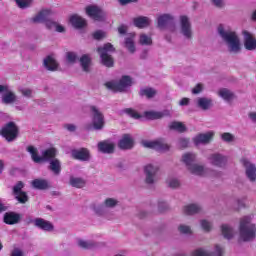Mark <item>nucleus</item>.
<instances>
[{"label":"nucleus","instance_id":"nucleus-47","mask_svg":"<svg viewBox=\"0 0 256 256\" xmlns=\"http://www.w3.org/2000/svg\"><path fill=\"white\" fill-rule=\"evenodd\" d=\"M221 139L225 143H233V141H235V135H233L229 132H224L221 134Z\"/></svg>","mask_w":256,"mask_h":256},{"label":"nucleus","instance_id":"nucleus-11","mask_svg":"<svg viewBox=\"0 0 256 256\" xmlns=\"http://www.w3.org/2000/svg\"><path fill=\"white\" fill-rule=\"evenodd\" d=\"M180 21V34L188 40L193 39V27L191 26V20L186 15H182L179 18Z\"/></svg>","mask_w":256,"mask_h":256},{"label":"nucleus","instance_id":"nucleus-64","mask_svg":"<svg viewBox=\"0 0 256 256\" xmlns=\"http://www.w3.org/2000/svg\"><path fill=\"white\" fill-rule=\"evenodd\" d=\"M179 105L181 106L189 105V98H182L179 102Z\"/></svg>","mask_w":256,"mask_h":256},{"label":"nucleus","instance_id":"nucleus-35","mask_svg":"<svg viewBox=\"0 0 256 256\" xmlns=\"http://www.w3.org/2000/svg\"><path fill=\"white\" fill-rule=\"evenodd\" d=\"M71 187H75L76 189H83L87 185V180L81 177H70L69 181Z\"/></svg>","mask_w":256,"mask_h":256},{"label":"nucleus","instance_id":"nucleus-9","mask_svg":"<svg viewBox=\"0 0 256 256\" xmlns=\"http://www.w3.org/2000/svg\"><path fill=\"white\" fill-rule=\"evenodd\" d=\"M159 165L147 164L144 166V175L146 185H155L157 183V174L159 173Z\"/></svg>","mask_w":256,"mask_h":256},{"label":"nucleus","instance_id":"nucleus-15","mask_svg":"<svg viewBox=\"0 0 256 256\" xmlns=\"http://www.w3.org/2000/svg\"><path fill=\"white\" fill-rule=\"evenodd\" d=\"M86 14L88 15V17H91V19H94V21H105L107 17L105 11L95 5L87 6Z\"/></svg>","mask_w":256,"mask_h":256},{"label":"nucleus","instance_id":"nucleus-31","mask_svg":"<svg viewBox=\"0 0 256 256\" xmlns=\"http://www.w3.org/2000/svg\"><path fill=\"white\" fill-rule=\"evenodd\" d=\"M201 211H203V208L199 204H188L183 208L185 215H197V213H201Z\"/></svg>","mask_w":256,"mask_h":256},{"label":"nucleus","instance_id":"nucleus-57","mask_svg":"<svg viewBox=\"0 0 256 256\" xmlns=\"http://www.w3.org/2000/svg\"><path fill=\"white\" fill-rule=\"evenodd\" d=\"M203 91V84H197L196 87L192 89L193 95H199Z\"/></svg>","mask_w":256,"mask_h":256},{"label":"nucleus","instance_id":"nucleus-21","mask_svg":"<svg viewBox=\"0 0 256 256\" xmlns=\"http://www.w3.org/2000/svg\"><path fill=\"white\" fill-rule=\"evenodd\" d=\"M244 36V47L247 51H255L256 49V40L251 33L248 31L243 32Z\"/></svg>","mask_w":256,"mask_h":256},{"label":"nucleus","instance_id":"nucleus-25","mask_svg":"<svg viewBox=\"0 0 256 256\" xmlns=\"http://www.w3.org/2000/svg\"><path fill=\"white\" fill-rule=\"evenodd\" d=\"M170 115H171V112L169 110H164L162 112H157V111L144 112V117H146V119H149L151 121H154L155 119H163V117H169Z\"/></svg>","mask_w":256,"mask_h":256},{"label":"nucleus","instance_id":"nucleus-13","mask_svg":"<svg viewBox=\"0 0 256 256\" xmlns=\"http://www.w3.org/2000/svg\"><path fill=\"white\" fill-rule=\"evenodd\" d=\"M223 247L216 245L214 250L209 248H197L193 250L190 256H223Z\"/></svg>","mask_w":256,"mask_h":256},{"label":"nucleus","instance_id":"nucleus-4","mask_svg":"<svg viewBox=\"0 0 256 256\" xmlns=\"http://www.w3.org/2000/svg\"><path fill=\"white\" fill-rule=\"evenodd\" d=\"M131 85H133V79H131L130 76H122L120 80L105 83V87L115 93H123V91H127Z\"/></svg>","mask_w":256,"mask_h":256},{"label":"nucleus","instance_id":"nucleus-27","mask_svg":"<svg viewBox=\"0 0 256 256\" xmlns=\"http://www.w3.org/2000/svg\"><path fill=\"white\" fill-rule=\"evenodd\" d=\"M196 105L203 111H209L213 107V99L207 97H199L196 100Z\"/></svg>","mask_w":256,"mask_h":256},{"label":"nucleus","instance_id":"nucleus-30","mask_svg":"<svg viewBox=\"0 0 256 256\" xmlns=\"http://www.w3.org/2000/svg\"><path fill=\"white\" fill-rule=\"evenodd\" d=\"M221 234L223 235L224 239L231 241V239L235 237V229H233V227H231L229 224H222Z\"/></svg>","mask_w":256,"mask_h":256},{"label":"nucleus","instance_id":"nucleus-1","mask_svg":"<svg viewBox=\"0 0 256 256\" xmlns=\"http://www.w3.org/2000/svg\"><path fill=\"white\" fill-rule=\"evenodd\" d=\"M217 31L227 46L229 53H234V55L241 53V40L235 31L227 29L223 25H219Z\"/></svg>","mask_w":256,"mask_h":256},{"label":"nucleus","instance_id":"nucleus-2","mask_svg":"<svg viewBox=\"0 0 256 256\" xmlns=\"http://www.w3.org/2000/svg\"><path fill=\"white\" fill-rule=\"evenodd\" d=\"M256 235V225L251 223V217L245 216L240 220L239 241H253Z\"/></svg>","mask_w":256,"mask_h":256},{"label":"nucleus","instance_id":"nucleus-36","mask_svg":"<svg viewBox=\"0 0 256 256\" xmlns=\"http://www.w3.org/2000/svg\"><path fill=\"white\" fill-rule=\"evenodd\" d=\"M150 23L151 19H149V17L140 16L134 18V25L135 27H138V29H144V27H149Z\"/></svg>","mask_w":256,"mask_h":256},{"label":"nucleus","instance_id":"nucleus-14","mask_svg":"<svg viewBox=\"0 0 256 256\" xmlns=\"http://www.w3.org/2000/svg\"><path fill=\"white\" fill-rule=\"evenodd\" d=\"M158 28L165 29L169 27L170 31H175V17L171 14H162L157 18Z\"/></svg>","mask_w":256,"mask_h":256},{"label":"nucleus","instance_id":"nucleus-43","mask_svg":"<svg viewBox=\"0 0 256 256\" xmlns=\"http://www.w3.org/2000/svg\"><path fill=\"white\" fill-rule=\"evenodd\" d=\"M80 64L81 67L83 69V71H89V65H91V57H89V55L84 54L81 58H80Z\"/></svg>","mask_w":256,"mask_h":256},{"label":"nucleus","instance_id":"nucleus-34","mask_svg":"<svg viewBox=\"0 0 256 256\" xmlns=\"http://www.w3.org/2000/svg\"><path fill=\"white\" fill-rule=\"evenodd\" d=\"M20 219L21 216L15 212H7L4 215V223H6V225H15L16 223H19Z\"/></svg>","mask_w":256,"mask_h":256},{"label":"nucleus","instance_id":"nucleus-52","mask_svg":"<svg viewBox=\"0 0 256 256\" xmlns=\"http://www.w3.org/2000/svg\"><path fill=\"white\" fill-rule=\"evenodd\" d=\"M16 6L19 9H29L31 7V1H16Z\"/></svg>","mask_w":256,"mask_h":256},{"label":"nucleus","instance_id":"nucleus-22","mask_svg":"<svg viewBox=\"0 0 256 256\" xmlns=\"http://www.w3.org/2000/svg\"><path fill=\"white\" fill-rule=\"evenodd\" d=\"M72 156L74 159L78 161H90L91 160V153L86 148H81L79 150H73Z\"/></svg>","mask_w":256,"mask_h":256},{"label":"nucleus","instance_id":"nucleus-46","mask_svg":"<svg viewBox=\"0 0 256 256\" xmlns=\"http://www.w3.org/2000/svg\"><path fill=\"white\" fill-rule=\"evenodd\" d=\"M139 43H140V45H152L153 40L151 39V36H148L146 34H141Z\"/></svg>","mask_w":256,"mask_h":256},{"label":"nucleus","instance_id":"nucleus-56","mask_svg":"<svg viewBox=\"0 0 256 256\" xmlns=\"http://www.w3.org/2000/svg\"><path fill=\"white\" fill-rule=\"evenodd\" d=\"M93 37H94V39L99 41V40L105 38V32L98 30V31L94 32Z\"/></svg>","mask_w":256,"mask_h":256},{"label":"nucleus","instance_id":"nucleus-44","mask_svg":"<svg viewBox=\"0 0 256 256\" xmlns=\"http://www.w3.org/2000/svg\"><path fill=\"white\" fill-rule=\"evenodd\" d=\"M18 91L21 93L22 97H25L26 99L33 98V90L31 88L20 87Z\"/></svg>","mask_w":256,"mask_h":256},{"label":"nucleus","instance_id":"nucleus-39","mask_svg":"<svg viewBox=\"0 0 256 256\" xmlns=\"http://www.w3.org/2000/svg\"><path fill=\"white\" fill-rule=\"evenodd\" d=\"M78 246L81 249H95L98 247V244L93 240H78Z\"/></svg>","mask_w":256,"mask_h":256},{"label":"nucleus","instance_id":"nucleus-45","mask_svg":"<svg viewBox=\"0 0 256 256\" xmlns=\"http://www.w3.org/2000/svg\"><path fill=\"white\" fill-rule=\"evenodd\" d=\"M178 231L181 233V235H192L193 230H191V226L180 224L178 226Z\"/></svg>","mask_w":256,"mask_h":256},{"label":"nucleus","instance_id":"nucleus-37","mask_svg":"<svg viewBox=\"0 0 256 256\" xmlns=\"http://www.w3.org/2000/svg\"><path fill=\"white\" fill-rule=\"evenodd\" d=\"M182 161L188 169L189 167H191L192 164L195 163V161H197V155L195 153H191V152L185 153L182 156Z\"/></svg>","mask_w":256,"mask_h":256},{"label":"nucleus","instance_id":"nucleus-54","mask_svg":"<svg viewBox=\"0 0 256 256\" xmlns=\"http://www.w3.org/2000/svg\"><path fill=\"white\" fill-rule=\"evenodd\" d=\"M178 147H180V149H186V147H189V139L180 138L178 140Z\"/></svg>","mask_w":256,"mask_h":256},{"label":"nucleus","instance_id":"nucleus-63","mask_svg":"<svg viewBox=\"0 0 256 256\" xmlns=\"http://www.w3.org/2000/svg\"><path fill=\"white\" fill-rule=\"evenodd\" d=\"M118 33L120 35H125V33H127V26L122 24L120 27H118Z\"/></svg>","mask_w":256,"mask_h":256},{"label":"nucleus","instance_id":"nucleus-23","mask_svg":"<svg viewBox=\"0 0 256 256\" xmlns=\"http://www.w3.org/2000/svg\"><path fill=\"white\" fill-rule=\"evenodd\" d=\"M33 224L38 229H41L42 231H53L54 226L53 223L43 219V218H36L33 220Z\"/></svg>","mask_w":256,"mask_h":256},{"label":"nucleus","instance_id":"nucleus-26","mask_svg":"<svg viewBox=\"0 0 256 256\" xmlns=\"http://www.w3.org/2000/svg\"><path fill=\"white\" fill-rule=\"evenodd\" d=\"M189 173L197 175L198 177H205L207 175V168L201 164H192L188 168Z\"/></svg>","mask_w":256,"mask_h":256},{"label":"nucleus","instance_id":"nucleus-7","mask_svg":"<svg viewBox=\"0 0 256 256\" xmlns=\"http://www.w3.org/2000/svg\"><path fill=\"white\" fill-rule=\"evenodd\" d=\"M0 135L8 141V143H11L12 141H15L19 135V128L15 124V122H8L5 126L2 127L0 130Z\"/></svg>","mask_w":256,"mask_h":256},{"label":"nucleus","instance_id":"nucleus-48","mask_svg":"<svg viewBox=\"0 0 256 256\" xmlns=\"http://www.w3.org/2000/svg\"><path fill=\"white\" fill-rule=\"evenodd\" d=\"M15 200L19 201L22 204L27 203V201H29V196L27 195L26 192H21L20 194H16Z\"/></svg>","mask_w":256,"mask_h":256},{"label":"nucleus","instance_id":"nucleus-51","mask_svg":"<svg viewBox=\"0 0 256 256\" xmlns=\"http://www.w3.org/2000/svg\"><path fill=\"white\" fill-rule=\"evenodd\" d=\"M23 187H25V185L23 184V182H18L14 187H13V195H19L23 192Z\"/></svg>","mask_w":256,"mask_h":256},{"label":"nucleus","instance_id":"nucleus-59","mask_svg":"<svg viewBox=\"0 0 256 256\" xmlns=\"http://www.w3.org/2000/svg\"><path fill=\"white\" fill-rule=\"evenodd\" d=\"M248 119L251 121V123H254L256 125V112L255 111L249 112Z\"/></svg>","mask_w":256,"mask_h":256},{"label":"nucleus","instance_id":"nucleus-24","mask_svg":"<svg viewBox=\"0 0 256 256\" xmlns=\"http://www.w3.org/2000/svg\"><path fill=\"white\" fill-rule=\"evenodd\" d=\"M98 151L100 153L111 154L115 152V143L110 140H104L98 143Z\"/></svg>","mask_w":256,"mask_h":256},{"label":"nucleus","instance_id":"nucleus-6","mask_svg":"<svg viewBox=\"0 0 256 256\" xmlns=\"http://www.w3.org/2000/svg\"><path fill=\"white\" fill-rule=\"evenodd\" d=\"M49 17H51V10L44 9L40 11L36 16L31 18V21L32 23H45V26L47 27V29L55 30V27L57 26V22L49 20Z\"/></svg>","mask_w":256,"mask_h":256},{"label":"nucleus","instance_id":"nucleus-50","mask_svg":"<svg viewBox=\"0 0 256 256\" xmlns=\"http://www.w3.org/2000/svg\"><path fill=\"white\" fill-rule=\"evenodd\" d=\"M200 225H201V228L203 229V231H205L206 233H209V231H211V229H213V224H211V222H209L207 220H201Z\"/></svg>","mask_w":256,"mask_h":256},{"label":"nucleus","instance_id":"nucleus-17","mask_svg":"<svg viewBox=\"0 0 256 256\" xmlns=\"http://www.w3.org/2000/svg\"><path fill=\"white\" fill-rule=\"evenodd\" d=\"M143 147H146L147 149H154L155 151H159L161 153H163L164 151H169L168 144L162 140L144 141Z\"/></svg>","mask_w":256,"mask_h":256},{"label":"nucleus","instance_id":"nucleus-16","mask_svg":"<svg viewBox=\"0 0 256 256\" xmlns=\"http://www.w3.org/2000/svg\"><path fill=\"white\" fill-rule=\"evenodd\" d=\"M0 93H4L2 95V103L4 105H12L17 101V95L13 93V91L9 90L8 85H0Z\"/></svg>","mask_w":256,"mask_h":256},{"label":"nucleus","instance_id":"nucleus-8","mask_svg":"<svg viewBox=\"0 0 256 256\" xmlns=\"http://www.w3.org/2000/svg\"><path fill=\"white\" fill-rule=\"evenodd\" d=\"M92 115V127L95 131H101L105 127V116L97 106H90Z\"/></svg>","mask_w":256,"mask_h":256},{"label":"nucleus","instance_id":"nucleus-33","mask_svg":"<svg viewBox=\"0 0 256 256\" xmlns=\"http://www.w3.org/2000/svg\"><path fill=\"white\" fill-rule=\"evenodd\" d=\"M48 169L53 173V175H61V161L57 158L50 160Z\"/></svg>","mask_w":256,"mask_h":256},{"label":"nucleus","instance_id":"nucleus-5","mask_svg":"<svg viewBox=\"0 0 256 256\" xmlns=\"http://www.w3.org/2000/svg\"><path fill=\"white\" fill-rule=\"evenodd\" d=\"M97 51L100 55L102 65L105 67H113V57H111L109 53H114L115 47H113L111 43H106L103 47H98Z\"/></svg>","mask_w":256,"mask_h":256},{"label":"nucleus","instance_id":"nucleus-32","mask_svg":"<svg viewBox=\"0 0 256 256\" xmlns=\"http://www.w3.org/2000/svg\"><path fill=\"white\" fill-rule=\"evenodd\" d=\"M70 23L75 29H83L87 25V21L77 14L70 17Z\"/></svg>","mask_w":256,"mask_h":256},{"label":"nucleus","instance_id":"nucleus-28","mask_svg":"<svg viewBox=\"0 0 256 256\" xmlns=\"http://www.w3.org/2000/svg\"><path fill=\"white\" fill-rule=\"evenodd\" d=\"M31 185L34 189H38L39 191H45L51 188V184L46 179H34Z\"/></svg>","mask_w":256,"mask_h":256},{"label":"nucleus","instance_id":"nucleus-19","mask_svg":"<svg viewBox=\"0 0 256 256\" xmlns=\"http://www.w3.org/2000/svg\"><path fill=\"white\" fill-rule=\"evenodd\" d=\"M215 133L213 132H207L203 134H198L193 138L194 145H207V143H211V140L213 139Z\"/></svg>","mask_w":256,"mask_h":256},{"label":"nucleus","instance_id":"nucleus-49","mask_svg":"<svg viewBox=\"0 0 256 256\" xmlns=\"http://www.w3.org/2000/svg\"><path fill=\"white\" fill-rule=\"evenodd\" d=\"M167 185L171 189H177L181 185V182L177 178H170L167 180Z\"/></svg>","mask_w":256,"mask_h":256},{"label":"nucleus","instance_id":"nucleus-10","mask_svg":"<svg viewBox=\"0 0 256 256\" xmlns=\"http://www.w3.org/2000/svg\"><path fill=\"white\" fill-rule=\"evenodd\" d=\"M228 161L229 158L219 152L212 153L208 156V163H210L212 167H217L218 169H225Z\"/></svg>","mask_w":256,"mask_h":256},{"label":"nucleus","instance_id":"nucleus-38","mask_svg":"<svg viewBox=\"0 0 256 256\" xmlns=\"http://www.w3.org/2000/svg\"><path fill=\"white\" fill-rule=\"evenodd\" d=\"M218 95L224 99V101H233V99H235V93L231 92V90L227 88H221L218 91Z\"/></svg>","mask_w":256,"mask_h":256},{"label":"nucleus","instance_id":"nucleus-20","mask_svg":"<svg viewBox=\"0 0 256 256\" xmlns=\"http://www.w3.org/2000/svg\"><path fill=\"white\" fill-rule=\"evenodd\" d=\"M134 145L135 141L133 140V136H131V134H124L118 142V147L123 150L133 149Z\"/></svg>","mask_w":256,"mask_h":256},{"label":"nucleus","instance_id":"nucleus-3","mask_svg":"<svg viewBox=\"0 0 256 256\" xmlns=\"http://www.w3.org/2000/svg\"><path fill=\"white\" fill-rule=\"evenodd\" d=\"M28 153H30L32 160L34 163H43V161H53L57 157V149L51 147L41 151V156L37 154V148L33 146L27 147Z\"/></svg>","mask_w":256,"mask_h":256},{"label":"nucleus","instance_id":"nucleus-53","mask_svg":"<svg viewBox=\"0 0 256 256\" xmlns=\"http://www.w3.org/2000/svg\"><path fill=\"white\" fill-rule=\"evenodd\" d=\"M125 113H127V115H129L130 117H132L133 119H141V115H139L137 113V111L131 109V108H127L125 110Z\"/></svg>","mask_w":256,"mask_h":256},{"label":"nucleus","instance_id":"nucleus-12","mask_svg":"<svg viewBox=\"0 0 256 256\" xmlns=\"http://www.w3.org/2000/svg\"><path fill=\"white\" fill-rule=\"evenodd\" d=\"M119 205V200L115 198H107L103 204H93L92 209L96 215H103L105 209H115Z\"/></svg>","mask_w":256,"mask_h":256},{"label":"nucleus","instance_id":"nucleus-42","mask_svg":"<svg viewBox=\"0 0 256 256\" xmlns=\"http://www.w3.org/2000/svg\"><path fill=\"white\" fill-rule=\"evenodd\" d=\"M169 129L178 131V133H185V131H187V127H185V125H183L181 122H171L169 124Z\"/></svg>","mask_w":256,"mask_h":256},{"label":"nucleus","instance_id":"nucleus-29","mask_svg":"<svg viewBox=\"0 0 256 256\" xmlns=\"http://www.w3.org/2000/svg\"><path fill=\"white\" fill-rule=\"evenodd\" d=\"M43 66L47 71H57L59 63H57L53 56H47L43 61Z\"/></svg>","mask_w":256,"mask_h":256},{"label":"nucleus","instance_id":"nucleus-62","mask_svg":"<svg viewBox=\"0 0 256 256\" xmlns=\"http://www.w3.org/2000/svg\"><path fill=\"white\" fill-rule=\"evenodd\" d=\"M11 256H23V251L19 248H15L12 251Z\"/></svg>","mask_w":256,"mask_h":256},{"label":"nucleus","instance_id":"nucleus-55","mask_svg":"<svg viewBox=\"0 0 256 256\" xmlns=\"http://www.w3.org/2000/svg\"><path fill=\"white\" fill-rule=\"evenodd\" d=\"M66 59L68 63H75V61H77V54H75L74 52H68L66 54Z\"/></svg>","mask_w":256,"mask_h":256},{"label":"nucleus","instance_id":"nucleus-60","mask_svg":"<svg viewBox=\"0 0 256 256\" xmlns=\"http://www.w3.org/2000/svg\"><path fill=\"white\" fill-rule=\"evenodd\" d=\"M65 129L70 131V133H74V131H77V126H75V124H66Z\"/></svg>","mask_w":256,"mask_h":256},{"label":"nucleus","instance_id":"nucleus-40","mask_svg":"<svg viewBox=\"0 0 256 256\" xmlns=\"http://www.w3.org/2000/svg\"><path fill=\"white\" fill-rule=\"evenodd\" d=\"M141 97H147V99H153L157 95V90L153 88H142L140 89Z\"/></svg>","mask_w":256,"mask_h":256},{"label":"nucleus","instance_id":"nucleus-58","mask_svg":"<svg viewBox=\"0 0 256 256\" xmlns=\"http://www.w3.org/2000/svg\"><path fill=\"white\" fill-rule=\"evenodd\" d=\"M212 7H216V9H223V7H225V2H223V1H212Z\"/></svg>","mask_w":256,"mask_h":256},{"label":"nucleus","instance_id":"nucleus-41","mask_svg":"<svg viewBox=\"0 0 256 256\" xmlns=\"http://www.w3.org/2000/svg\"><path fill=\"white\" fill-rule=\"evenodd\" d=\"M135 35L131 34L129 37L125 38V47L128 49L129 53H135V42L133 38Z\"/></svg>","mask_w":256,"mask_h":256},{"label":"nucleus","instance_id":"nucleus-18","mask_svg":"<svg viewBox=\"0 0 256 256\" xmlns=\"http://www.w3.org/2000/svg\"><path fill=\"white\" fill-rule=\"evenodd\" d=\"M242 164L244 165L246 171V177L251 181V183H255L256 181V166L251 161L247 159L242 160Z\"/></svg>","mask_w":256,"mask_h":256},{"label":"nucleus","instance_id":"nucleus-61","mask_svg":"<svg viewBox=\"0 0 256 256\" xmlns=\"http://www.w3.org/2000/svg\"><path fill=\"white\" fill-rule=\"evenodd\" d=\"M168 207L169 206L166 204V202H159L158 203V209L161 212L166 211V209H168Z\"/></svg>","mask_w":256,"mask_h":256}]
</instances>
